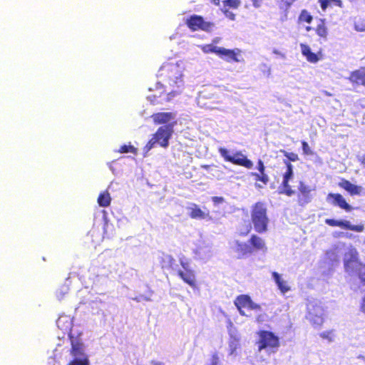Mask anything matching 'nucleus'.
<instances>
[{
	"instance_id": "f257e3e1",
	"label": "nucleus",
	"mask_w": 365,
	"mask_h": 365,
	"mask_svg": "<svg viewBox=\"0 0 365 365\" xmlns=\"http://www.w3.org/2000/svg\"><path fill=\"white\" fill-rule=\"evenodd\" d=\"M177 121L159 127L153 137L148 140L143 150L145 153H148L156 144L163 148L169 145V140L174 133V127Z\"/></svg>"
},
{
	"instance_id": "f03ea898",
	"label": "nucleus",
	"mask_w": 365,
	"mask_h": 365,
	"mask_svg": "<svg viewBox=\"0 0 365 365\" xmlns=\"http://www.w3.org/2000/svg\"><path fill=\"white\" fill-rule=\"evenodd\" d=\"M344 267L348 274L356 273L360 281L365 284V264L359 260V252L351 247L344 255Z\"/></svg>"
},
{
	"instance_id": "7ed1b4c3",
	"label": "nucleus",
	"mask_w": 365,
	"mask_h": 365,
	"mask_svg": "<svg viewBox=\"0 0 365 365\" xmlns=\"http://www.w3.org/2000/svg\"><path fill=\"white\" fill-rule=\"evenodd\" d=\"M251 221L257 233L262 234L267 231L269 219L264 202H257L252 206Z\"/></svg>"
},
{
	"instance_id": "20e7f679",
	"label": "nucleus",
	"mask_w": 365,
	"mask_h": 365,
	"mask_svg": "<svg viewBox=\"0 0 365 365\" xmlns=\"http://www.w3.org/2000/svg\"><path fill=\"white\" fill-rule=\"evenodd\" d=\"M257 344L259 351L267 349L274 351L279 346V338L272 331L260 330L257 331Z\"/></svg>"
},
{
	"instance_id": "39448f33",
	"label": "nucleus",
	"mask_w": 365,
	"mask_h": 365,
	"mask_svg": "<svg viewBox=\"0 0 365 365\" xmlns=\"http://www.w3.org/2000/svg\"><path fill=\"white\" fill-rule=\"evenodd\" d=\"M219 153L225 161L230 162L234 165L242 166L247 169H251L253 166L252 162L240 151L231 155L226 148H220Z\"/></svg>"
},
{
	"instance_id": "423d86ee",
	"label": "nucleus",
	"mask_w": 365,
	"mask_h": 365,
	"mask_svg": "<svg viewBox=\"0 0 365 365\" xmlns=\"http://www.w3.org/2000/svg\"><path fill=\"white\" fill-rule=\"evenodd\" d=\"M185 24L192 31H203L210 32L215 24L210 21H206L202 16L193 14L187 18Z\"/></svg>"
},
{
	"instance_id": "0eeeda50",
	"label": "nucleus",
	"mask_w": 365,
	"mask_h": 365,
	"mask_svg": "<svg viewBox=\"0 0 365 365\" xmlns=\"http://www.w3.org/2000/svg\"><path fill=\"white\" fill-rule=\"evenodd\" d=\"M234 304L241 316L246 315L245 312V309L254 311H261L262 309L260 304L254 302L248 294L238 295L235 298Z\"/></svg>"
},
{
	"instance_id": "6e6552de",
	"label": "nucleus",
	"mask_w": 365,
	"mask_h": 365,
	"mask_svg": "<svg viewBox=\"0 0 365 365\" xmlns=\"http://www.w3.org/2000/svg\"><path fill=\"white\" fill-rule=\"evenodd\" d=\"M284 163L286 166V171L282 175V181L279 186V193L290 197L294 194V191L289 185V181L294 177L293 165L287 160H284Z\"/></svg>"
},
{
	"instance_id": "1a4fd4ad",
	"label": "nucleus",
	"mask_w": 365,
	"mask_h": 365,
	"mask_svg": "<svg viewBox=\"0 0 365 365\" xmlns=\"http://www.w3.org/2000/svg\"><path fill=\"white\" fill-rule=\"evenodd\" d=\"M324 308L319 304L310 303L308 305L307 318L314 325L320 326L324 322Z\"/></svg>"
},
{
	"instance_id": "9d476101",
	"label": "nucleus",
	"mask_w": 365,
	"mask_h": 365,
	"mask_svg": "<svg viewBox=\"0 0 365 365\" xmlns=\"http://www.w3.org/2000/svg\"><path fill=\"white\" fill-rule=\"evenodd\" d=\"M325 223L331 227H339L341 229L361 232L364 230V226L362 224L351 225L349 220H336L334 219H326Z\"/></svg>"
},
{
	"instance_id": "9b49d317",
	"label": "nucleus",
	"mask_w": 365,
	"mask_h": 365,
	"mask_svg": "<svg viewBox=\"0 0 365 365\" xmlns=\"http://www.w3.org/2000/svg\"><path fill=\"white\" fill-rule=\"evenodd\" d=\"M298 190L297 203L299 205L303 207L312 200V189L303 181H300L299 182Z\"/></svg>"
},
{
	"instance_id": "f8f14e48",
	"label": "nucleus",
	"mask_w": 365,
	"mask_h": 365,
	"mask_svg": "<svg viewBox=\"0 0 365 365\" xmlns=\"http://www.w3.org/2000/svg\"><path fill=\"white\" fill-rule=\"evenodd\" d=\"M248 243L252 254L257 252H261L262 253L267 252V247L265 240L255 234L250 236L248 240Z\"/></svg>"
},
{
	"instance_id": "ddd939ff",
	"label": "nucleus",
	"mask_w": 365,
	"mask_h": 365,
	"mask_svg": "<svg viewBox=\"0 0 365 365\" xmlns=\"http://www.w3.org/2000/svg\"><path fill=\"white\" fill-rule=\"evenodd\" d=\"M175 113L173 112H159L151 115L153 123L156 125L165 124L168 125L173 121H176Z\"/></svg>"
},
{
	"instance_id": "4468645a",
	"label": "nucleus",
	"mask_w": 365,
	"mask_h": 365,
	"mask_svg": "<svg viewBox=\"0 0 365 365\" xmlns=\"http://www.w3.org/2000/svg\"><path fill=\"white\" fill-rule=\"evenodd\" d=\"M348 80L354 86H362L365 88V66L352 71L348 77Z\"/></svg>"
},
{
	"instance_id": "2eb2a0df",
	"label": "nucleus",
	"mask_w": 365,
	"mask_h": 365,
	"mask_svg": "<svg viewBox=\"0 0 365 365\" xmlns=\"http://www.w3.org/2000/svg\"><path fill=\"white\" fill-rule=\"evenodd\" d=\"M182 266L185 268V271L179 270L178 272V276L185 283L187 284L191 287H196L197 283L194 271L190 269L185 268V263H182Z\"/></svg>"
},
{
	"instance_id": "dca6fc26",
	"label": "nucleus",
	"mask_w": 365,
	"mask_h": 365,
	"mask_svg": "<svg viewBox=\"0 0 365 365\" xmlns=\"http://www.w3.org/2000/svg\"><path fill=\"white\" fill-rule=\"evenodd\" d=\"M339 186L347 191L352 196L359 195L362 191V187L361 186L354 185L348 180L344 178L339 182Z\"/></svg>"
},
{
	"instance_id": "f3484780",
	"label": "nucleus",
	"mask_w": 365,
	"mask_h": 365,
	"mask_svg": "<svg viewBox=\"0 0 365 365\" xmlns=\"http://www.w3.org/2000/svg\"><path fill=\"white\" fill-rule=\"evenodd\" d=\"M328 198H331L333 200L332 203L334 205L339 206L340 208L346 210V212H350L352 210V207L346 202V200L341 194L329 193L328 195Z\"/></svg>"
},
{
	"instance_id": "a211bd4d",
	"label": "nucleus",
	"mask_w": 365,
	"mask_h": 365,
	"mask_svg": "<svg viewBox=\"0 0 365 365\" xmlns=\"http://www.w3.org/2000/svg\"><path fill=\"white\" fill-rule=\"evenodd\" d=\"M219 56L220 58H225L227 61L239 62L240 60L237 58V55L240 53V50H232L227 49L221 47L220 50L218 51Z\"/></svg>"
},
{
	"instance_id": "6ab92c4d",
	"label": "nucleus",
	"mask_w": 365,
	"mask_h": 365,
	"mask_svg": "<svg viewBox=\"0 0 365 365\" xmlns=\"http://www.w3.org/2000/svg\"><path fill=\"white\" fill-rule=\"evenodd\" d=\"M235 251L237 254L238 259L244 258L248 255H252L249 243H245L239 240L235 241Z\"/></svg>"
},
{
	"instance_id": "aec40b11",
	"label": "nucleus",
	"mask_w": 365,
	"mask_h": 365,
	"mask_svg": "<svg viewBox=\"0 0 365 365\" xmlns=\"http://www.w3.org/2000/svg\"><path fill=\"white\" fill-rule=\"evenodd\" d=\"M71 349L70 351L71 354L76 358L77 356H86L84 354V346L83 344L79 341L78 339H73V336H71Z\"/></svg>"
},
{
	"instance_id": "412c9836",
	"label": "nucleus",
	"mask_w": 365,
	"mask_h": 365,
	"mask_svg": "<svg viewBox=\"0 0 365 365\" xmlns=\"http://www.w3.org/2000/svg\"><path fill=\"white\" fill-rule=\"evenodd\" d=\"M300 48L302 54L306 57L307 61L313 63L319 61V58L318 57L317 53H313L311 51L309 46L305 43H301Z\"/></svg>"
},
{
	"instance_id": "4be33fe9",
	"label": "nucleus",
	"mask_w": 365,
	"mask_h": 365,
	"mask_svg": "<svg viewBox=\"0 0 365 365\" xmlns=\"http://www.w3.org/2000/svg\"><path fill=\"white\" fill-rule=\"evenodd\" d=\"M250 175L253 177L255 181L256 187H262L264 185H267L269 181V177L266 173H251Z\"/></svg>"
},
{
	"instance_id": "5701e85b",
	"label": "nucleus",
	"mask_w": 365,
	"mask_h": 365,
	"mask_svg": "<svg viewBox=\"0 0 365 365\" xmlns=\"http://www.w3.org/2000/svg\"><path fill=\"white\" fill-rule=\"evenodd\" d=\"M189 216L192 219L203 220L209 216V212H204L197 205L192 204L189 208Z\"/></svg>"
},
{
	"instance_id": "b1692460",
	"label": "nucleus",
	"mask_w": 365,
	"mask_h": 365,
	"mask_svg": "<svg viewBox=\"0 0 365 365\" xmlns=\"http://www.w3.org/2000/svg\"><path fill=\"white\" fill-rule=\"evenodd\" d=\"M315 32L318 36L324 40L327 39L328 36V28L327 26V22L325 19H320L319 23L315 28Z\"/></svg>"
},
{
	"instance_id": "393cba45",
	"label": "nucleus",
	"mask_w": 365,
	"mask_h": 365,
	"mask_svg": "<svg viewBox=\"0 0 365 365\" xmlns=\"http://www.w3.org/2000/svg\"><path fill=\"white\" fill-rule=\"evenodd\" d=\"M272 276L282 293L284 294L290 290V287L287 285V282L282 279L281 275L278 272H272Z\"/></svg>"
},
{
	"instance_id": "a878e982",
	"label": "nucleus",
	"mask_w": 365,
	"mask_h": 365,
	"mask_svg": "<svg viewBox=\"0 0 365 365\" xmlns=\"http://www.w3.org/2000/svg\"><path fill=\"white\" fill-rule=\"evenodd\" d=\"M98 203L101 207H106L110 205L111 197L108 190L100 193L98 197Z\"/></svg>"
},
{
	"instance_id": "bb28decb",
	"label": "nucleus",
	"mask_w": 365,
	"mask_h": 365,
	"mask_svg": "<svg viewBox=\"0 0 365 365\" xmlns=\"http://www.w3.org/2000/svg\"><path fill=\"white\" fill-rule=\"evenodd\" d=\"M171 73L174 75H169L168 78L170 81H173L175 83L182 82V72L180 71L178 66H172L170 69Z\"/></svg>"
},
{
	"instance_id": "cd10ccee",
	"label": "nucleus",
	"mask_w": 365,
	"mask_h": 365,
	"mask_svg": "<svg viewBox=\"0 0 365 365\" xmlns=\"http://www.w3.org/2000/svg\"><path fill=\"white\" fill-rule=\"evenodd\" d=\"M319 3L323 11H326L329 6L332 5L337 6L339 8L343 6L341 0H319Z\"/></svg>"
},
{
	"instance_id": "c85d7f7f",
	"label": "nucleus",
	"mask_w": 365,
	"mask_h": 365,
	"mask_svg": "<svg viewBox=\"0 0 365 365\" xmlns=\"http://www.w3.org/2000/svg\"><path fill=\"white\" fill-rule=\"evenodd\" d=\"M298 20L299 22L302 23H307L311 24L313 21V16L311 15V14L306 9H303L301 11Z\"/></svg>"
},
{
	"instance_id": "c756f323",
	"label": "nucleus",
	"mask_w": 365,
	"mask_h": 365,
	"mask_svg": "<svg viewBox=\"0 0 365 365\" xmlns=\"http://www.w3.org/2000/svg\"><path fill=\"white\" fill-rule=\"evenodd\" d=\"M297 0H277L279 8L287 11Z\"/></svg>"
},
{
	"instance_id": "7c9ffc66",
	"label": "nucleus",
	"mask_w": 365,
	"mask_h": 365,
	"mask_svg": "<svg viewBox=\"0 0 365 365\" xmlns=\"http://www.w3.org/2000/svg\"><path fill=\"white\" fill-rule=\"evenodd\" d=\"M119 153H133L134 155H137L138 149L135 148L133 145H123L120 146L118 150Z\"/></svg>"
},
{
	"instance_id": "2f4dec72",
	"label": "nucleus",
	"mask_w": 365,
	"mask_h": 365,
	"mask_svg": "<svg viewBox=\"0 0 365 365\" xmlns=\"http://www.w3.org/2000/svg\"><path fill=\"white\" fill-rule=\"evenodd\" d=\"M220 48H221V47L214 46L212 43L205 44L202 47V50L204 53H214L217 54V56H219L218 51H220Z\"/></svg>"
},
{
	"instance_id": "473e14b6",
	"label": "nucleus",
	"mask_w": 365,
	"mask_h": 365,
	"mask_svg": "<svg viewBox=\"0 0 365 365\" xmlns=\"http://www.w3.org/2000/svg\"><path fill=\"white\" fill-rule=\"evenodd\" d=\"M68 365H89V359L87 356H84L81 359H72Z\"/></svg>"
},
{
	"instance_id": "72a5a7b5",
	"label": "nucleus",
	"mask_w": 365,
	"mask_h": 365,
	"mask_svg": "<svg viewBox=\"0 0 365 365\" xmlns=\"http://www.w3.org/2000/svg\"><path fill=\"white\" fill-rule=\"evenodd\" d=\"M240 4V0H225L223 1V5L225 7H229L234 9H237Z\"/></svg>"
},
{
	"instance_id": "f704fd0d",
	"label": "nucleus",
	"mask_w": 365,
	"mask_h": 365,
	"mask_svg": "<svg viewBox=\"0 0 365 365\" xmlns=\"http://www.w3.org/2000/svg\"><path fill=\"white\" fill-rule=\"evenodd\" d=\"M280 152L283 153V155L287 158V161L291 162H296L299 160L298 155L294 153H289L284 150H280Z\"/></svg>"
},
{
	"instance_id": "c9c22d12",
	"label": "nucleus",
	"mask_w": 365,
	"mask_h": 365,
	"mask_svg": "<svg viewBox=\"0 0 365 365\" xmlns=\"http://www.w3.org/2000/svg\"><path fill=\"white\" fill-rule=\"evenodd\" d=\"M220 361V357L218 353L215 352L211 355L210 363L209 365H218Z\"/></svg>"
},
{
	"instance_id": "e433bc0d",
	"label": "nucleus",
	"mask_w": 365,
	"mask_h": 365,
	"mask_svg": "<svg viewBox=\"0 0 365 365\" xmlns=\"http://www.w3.org/2000/svg\"><path fill=\"white\" fill-rule=\"evenodd\" d=\"M302 148L304 155H312V151L306 141L302 142Z\"/></svg>"
},
{
	"instance_id": "4c0bfd02",
	"label": "nucleus",
	"mask_w": 365,
	"mask_h": 365,
	"mask_svg": "<svg viewBox=\"0 0 365 365\" xmlns=\"http://www.w3.org/2000/svg\"><path fill=\"white\" fill-rule=\"evenodd\" d=\"M267 314L262 313V314H258L256 317L255 320L257 323H262L267 319Z\"/></svg>"
},
{
	"instance_id": "58836bf2",
	"label": "nucleus",
	"mask_w": 365,
	"mask_h": 365,
	"mask_svg": "<svg viewBox=\"0 0 365 365\" xmlns=\"http://www.w3.org/2000/svg\"><path fill=\"white\" fill-rule=\"evenodd\" d=\"M257 169L258 172L266 173L265 172V166L264 165V163L260 159L258 160V161H257Z\"/></svg>"
},
{
	"instance_id": "ea45409f",
	"label": "nucleus",
	"mask_w": 365,
	"mask_h": 365,
	"mask_svg": "<svg viewBox=\"0 0 365 365\" xmlns=\"http://www.w3.org/2000/svg\"><path fill=\"white\" fill-rule=\"evenodd\" d=\"M320 336L323 339H327L329 341L332 340L331 331H324L320 334Z\"/></svg>"
},
{
	"instance_id": "a19ab883",
	"label": "nucleus",
	"mask_w": 365,
	"mask_h": 365,
	"mask_svg": "<svg viewBox=\"0 0 365 365\" xmlns=\"http://www.w3.org/2000/svg\"><path fill=\"white\" fill-rule=\"evenodd\" d=\"M212 200L215 204L217 205V204L223 202L224 198L222 197L214 196L212 197Z\"/></svg>"
},
{
	"instance_id": "79ce46f5",
	"label": "nucleus",
	"mask_w": 365,
	"mask_h": 365,
	"mask_svg": "<svg viewBox=\"0 0 365 365\" xmlns=\"http://www.w3.org/2000/svg\"><path fill=\"white\" fill-rule=\"evenodd\" d=\"M223 13H224V14H225V15L227 18H229L230 19H231V20H235V15L232 12L229 11L228 10H226V9H225V10H224V11H223Z\"/></svg>"
},
{
	"instance_id": "37998d69",
	"label": "nucleus",
	"mask_w": 365,
	"mask_h": 365,
	"mask_svg": "<svg viewBox=\"0 0 365 365\" xmlns=\"http://www.w3.org/2000/svg\"><path fill=\"white\" fill-rule=\"evenodd\" d=\"M252 3V6L255 8H259L262 6L264 0H250Z\"/></svg>"
},
{
	"instance_id": "c03bdc74",
	"label": "nucleus",
	"mask_w": 365,
	"mask_h": 365,
	"mask_svg": "<svg viewBox=\"0 0 365 365\" xmlns=\"http://www.w3.org/2000/svg\"><path fill=\"white\" fill-rule=\"evenodd\" d=\"M166 259H168V262L169 263V265L170 267H172V264L175 263V260L174 259V258L171 256H168L166 257Z\"/></svg>"
},
{
	"instance_id": "a18cd8bd",
	"label": "nucleus",
	"mask_w": 365,
	"mask_h": 365,
	"mask_svg": "<svg viewBox=\"0 0 365 365\" xmlns=\"http://www.w3.org/2000/svg\"><path fill=\"white\" fill-rule=\"evenodd\" d=\"M360 309L362 312H365V296L362 299L361 306H360Z\"/></svg>"
},
{
	"instance_id": "49530a36",
	"label": "nucleus",
	"mask_w": 365,
	"mask_h": 365,
	"mask_svg": "<svg viewBox=\"0 0 365 365\" xmlns=\"http://www.w3.org/2000/svg\"><path fill=\"white\" fill-rule=\"evenodd\" d=\"M250 230H251V228L249 227L245 232L240 233V236H246V235H247L248 233H250Z\"/></svg>"
},
{
	"instance_id": "de8ad7c7",
	"label": "nucleus",
	"mask_w": 365,
	"mask_h": 365,
	"mask_svg": "<svg viewBox=\"0 0 365 365\" xmlns=\"http://www.w3.org/2000/svg\"><path fill=\"white\" fill-rule=\"evenodd\" d=\"M152 364H153V365H163V363L159 362V361H152Z\"/></svg>"
},
{
	"instance_id": "09e8293b",
	"label": "nucleus",
	"mask_w": 365,
	"mask_h": 365,
	"mask_svg": "<svg viewBox=\"0 0 365 365\" xmlns=\"http://www.w3.org/2000/svg\"><path fill=\"white\" fill-rule=\"evenodd\" d=\"M211 1H212L214 4H215V5H217V6H218V5L220 4V0H211Z\"/></svg>"
},
{
	"instance_id": "8fccbe9b",
	"label": "nucleus",
	"mask_w": 365,
	"mask_h": 365,
	"mask_svg": "<svg viewBox=\"0 0 365 365\" xmlns=\"http://www.w3.org/2000/svg\"><path fill=\"white\" fill-rule=\"evenodd\" d=\"M202 168L205 170H208L210 168V165H202Z\"/></svg>"
},
{
	"instance_id": "3c124183",
	"label": "nucleus",
	"mask_w": 365,
	"mask_h": 365,
	"mask_svg": "<svg viewBox=\"0 0 365 365\" xmlns=\"http://www.w3.org/2000/svg\"><path fill=\"white\" fill-rule=\"evenodd\" d=\"M312 29V28L311 26H307L306 27V31H310Z\"/></svg>"
},
{
	"instance_id": "603ef678",
	"label": "nucleus",
	"mask_w": 365,
	"mask_h": 365,
	"mask_svg": "<svg viewBox=\"0 0 365 365\" xmlns=\"http://www.w3.org/2000/svg\"><path fill=\"white\" fill-rule=\"evenodd\" d=\"M213 42H214V43H217V39H215V40L213 41Z\"/></svg>"
}]
</instances>
